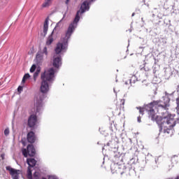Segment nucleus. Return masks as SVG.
Listing matches in <instances>:
<instances>
[{
	"label": "nucleus",
	"mask_w": 179,
	"mask_h": 179,
	"mask_svg": "<svg viewBox=\"0 0 179 179\" xmlns=\"http://www.w3.org/2000/svg\"><path fill=\"white\" fill-rule=\"evenodd\" d=\"M164 105L160 104L159 101H154L146 105L144 108H137L140 114L143 115V112L148 113L149 118L152 121H155L158 125H160V131L164 134H170V131L176 127V120L171 117L166 108L169 107L170 99L167 96L164 98Z\"/></svg>",
	"instance_id": "f257e3e1"
},
{
	"label": "nucleus",
	"mask_w": 179,
	"mask_h": 179,
	"mask_svg": "<svg viewBox=\"0 0 179 179\" xmlns=\"http://www.w3.org/2000/svg\"><path fill=\"white\" fill-rule=\"evenodd\" d=\"M76 28L69 25L67 31L65 35L62 36L60 41L57 43L55 49V54L53 56L52 66L50 69H47L44 72H51L53 76H55V73H58L61 66H62V56L68 50V41L71 38L73 33Z\"/></svg>",
	"instance_id": "f03ea898"
},
{
	"label": "nucleus",
	"mask_w": 179,
	"mask_h": 179,
	"mask_svg": "<svg viewBox=\"0 0 179 179\" xmlns=\"http://www.w3.org/2000/svg\"><path fill=\"white\" fill-rule=\"evenodd\" d=\"M41 79L40 92L42 94H39L35 97V106L36 107L37 111H41L43 110L44 100L47 97V94L50 92L51 85L55 80V76L50 71H44L41 74Z\"/></svg>",
	"instance_id": "7ed1b4c3"
},
{
	"label": "nucleus",
	"mask_w": 179,
	"mask_h": 179,
	"mask_svg": "<svg viewBox=\"0 0 179 179\" xmlns=\"http://www.w3.org/2000/svg\"><path fill=\"white\" fill-rule=\"evenodd\" d=\"M97 0H85L81 4L80 9L77 11L73 21L69 25L74 27V29H76V27H78V23H79V21L80 20V17H82V15H83L85 12H87L89 9H90V5H92V3H94Z\"/></svg>",
	"instance_id": "20e7f679"
},
{
	"label": "nucleus",
	"mask_w": 179,
	"mask_h": 179,
	"mask_svg": "<svg viewBox=\"0 0 179 179\" xmlns=\"http://www.w3.org/2000/svg\"><path fill=\"white\" fill-rule=\"evenodd\" d=\"M65 15L66 14H64L63 18L56 24V26L54 28L52 32L46 39L45 45L47 47H51V45L52 43H54L55 38H57V34H58V31L61 29V26H62V20H64V18H65Z\"/></svg>",
	"instance_id": "39448f33"
},
{
	"label": "nucleus",
	"mask_w": 179,
	"mask_h": 179,
	"mask_svg": "<svg viewBox=\"0 0 179 179\" xmlns=\"http://www.w3.org/2000/svg\"><path fill=\"white\" fill-rule=\"evenodd\" d=\"M43 106H42V110L37 111V107L35 106V115H31L28 118V127L30 128H36L37 127V124H38V120H37V115L39 114H41L43 113Z\"/></svg>",
	"instance_id": "423d86ee"
},
{
	"label": "nucleus",
	"mask_w": 179,
	"mask_h": 179,
	"mask_svg": "<svg viewBox=\"0 0 179 179\" xmlns=\"http://www.w3.org/2000/svg\"><path fill=\"white\" fill-rule=\"evenodd\" d=\"M22 152L24 157H27L28 155L33 157L36 155V149H34V146H33V145H28L27 149L23 148L22 150Z\"/></svg>",
	"instance_id": "0eeeda50"
},
{
	"label": "nucleus",
	"mask_w": 179,
	"mask_h": 179,
	"mask_svg": "<svg viewBox=\"0 0 179 179\" xmlns=\"http://www.w3.org/2000/svg\"><path fill=\"white\" fill-rule=\"evenodd\" d=\"M27 164L29 165L28 169H27V178L29 179H33V176L31 175V169L30 167L33 168L34 166H36V164L37 162L34 158H29L27 159Z\"/></svg>",
	"instance_id": "6e6552de"
},
{
	"label": "nucleus",
	"mask_w": 179,
	"mask_h": 179,
	"mask_svg": "<svg viewBox=\"0 0 179 179\" xmlns=\"http://www.w3.org/2000/svg\"><path fill=\"white\" fill-rule=\"evenodd\" d=\"M6 169L9 171L13 179L20 178V170L15 169L10 166H6Z\"/></svg>",
	"instance_id": "1a4fd4ad"
},
{
	"label": "nucleus",
	"mask_w": 179,
	"mask_h": 179,
	"mask_svg": "<svg viewBox=\"0 0 179 179\" xmlns=\"http://www.w3.org/2000/svg\"><path fill=\"white\" fill-rule=\"evenodd\" d=\"M124 167V165L113 163L110 165V170L113 174L114 173H120V174H122L124 171H122L121 170H122Z\"/></svg>",
	"instance_id": "9d476101"
},
{
	"label": "nucleus",
	"mask_w": 179,
	"mask_h": 179,
	"mask_svg": "<svg viewBox=\"0 0 179 179\" xmlns=\"http://www.w3.org/2000/svg\"><path fill=\"white\" fill-rule=\"evenodd\" d=\"M48 22H49V19L48 17H47L43 24V31L41 34L43 37H45V36H47V33L48 31Z\"/></svg>",
	"instance_id": "9b49d317"
},
{
	"label": "nucleus",
	"mask_w": 179,
	"mask_h": 179,
	"mask_svg": "<svg viewBox=\"0 0 179 179\" xmlns=\"http://www.w3.org/2000/svg\"><path fill=\"white\" fill-rule=\"evenodd\" d=\"M27 141L29 143H34L36 142V135L34 132L30 131L27 134Z\"/></svg>",
	"instance_id": "f8f14e48"
},
{
	"label": "nucleus",
	"mask_w": 179,
	"mask_h": 179,
	"mask_svg": "<svg viewBox=\"0 0 179 179\" xmlns=\"http://www.w3.org/2000/svg\"><path fill=\"white\" fill-rule=\"evenodd\" d=\"M47 57H48V56L44 55L43 52L40 51V52H38V53L36 55V60L38 61V62H41V61L43 60L44 58H47Z\"/></svg>",
	"instance_id": "ddd939ff"
},
{
	"label": "nucleus",
	"mask_w": 179,
	"mask_h": 179,
	"mask_svg": "<svg viewBox=\"0 0 179 179\" xmlns=\"http://www.w3.org/2000/svg\"><path fill=\"white\" fill-rule=\"evenodd\" d=\"M40 72H41V68L38 67L34 73V80L36 82L37 80V78H38V75L40 74Z\"/></svg>",
	"instance_id": "4468645a"
},
{
	"label": "nucleus",
	"mask_w": 179,
	"mask_h": 179,
	"mask_svg": "<svg viewBox=\"0 0 179 179\" xmlns=\"http://www.w3.org/2000/svg\"><path fill=\"white\" fill-rule=\"evenodd\" d=\"M52 3V0H45L42 4V8H48Z\"/></svg>",
	"instance_id": "2eb2a0df"
},
{
	"label": "nucleus",
	"mask_w": 179,
	"mask_h": 179,
	"mask_svg": "<svg viewBox=\"0 0 179 179\" xmlns=\"http://www.w3.org/2000/svg\"><path fill=\"white\" fill-rule=\"evenodd\" d=\"M41 178V173H40V171H36L34 173V178L40 179Z\"/></svg>",
	"instance_id": "dca6fc26"
},
{
	"label": "nucleus",
	"mask_w": 179,
	"mask_h": 179,
	"mask_svg": "<svg viewBox=\"0 0 179 179\" xmlns=\"http://www.w3.org/2000/svg\"><path fill=\"white\" fill-rule=\"evenodd\" d=\"M48 48H50V47L45 45V46H44L43 50H41V52H43L44 55L48 56Z\"/></svg>",
	"instance_id": "f3484780"
},
{
	"label": "nucleus",
	"mask_w": 179,
	"mask_h": 179,
	"mask_svg": "<svg viewBox=\"0 0 179 179\" xmlns=\"http://www.w3.org/2000/svg\"><path fill=\"white\" fill-rule=\"evenodd\" d=\"M29 78H30V74L29 73L24 74L22 80V83H25L26 80H27V79H29Z\"/></svg>",
	"instance_id": "a211bd4d"
},
{
	"label": "nucleus",
	"mask_w": 179,
	"mask_h": 179,
	"mask_svg": "<svg viewBox=\"0 0 179 179\" xmlns=\"http://www.w3.org/2000/svg\"><path fill=\"white\" fill-rule=\"evenodd\" d=\"M36 68H37L36 64H33L32 66L30 69L31 73H33V72H34V71H36Z\"/></svg>",
	"instance_id": "6ab92c4d"
},
{
	"label": "nucleus",
	"mask_w": 179,
	"mask_h": 179,
	"mask_svg": "<svg viewBox=\"0 0 179 179\" xmlns=\"http://www.w3.org/2000/svg\"><path fill=\"white\" fill-rule=\"evenodd\" d=\"M4 135L6 136H8V135H9V129L7 128L4 130Z\"/></svg>",
	"instance_id": "aec40b11"
},
{
	"label": "nucleus",
	"mask_w": 179,
	"mask_h": 179,
	"mask_svg": "<svg viewBox=\"0 0 179 179\" xmlns=\"http://www.w3.org/2000/svg\"><path fill=\"white\" fill-rule=\"evenodd\" d=\"M17 92L19 93H22V92H23V87L19 86L18 88H17Z\"/></svg>",
	"instance_id": "412c9836"
},
{
	"label": "nucleus",
	"mask_w": 179,
	"mask_h": 179,
	"mask_svg": "<svg viewBox=\"0 0 179 179\" xmlns=\"http://www.w3.org/2000/svg\"><path fill=\"white\" fill-rule=\"evenodd\" d=\"M121 103H122V106H124V104H125V99H122Z\"/></svg>",
	"instance_id": "4be33fe9"
},
{
	"label": "nucleus",
	"mask_w": 179,
	"mask_h": 179,
	"mask_svg": "<svg viewBox=\"0 0 179 179\" xmlns=\"http://www.w3.org/2000/svg\"><path fill=\"white\" fill-rule=\"evenodd\" d=\"M1 157L3 160V159H5V154H1Z\"/></svg>",
	"instance_id": "5701e85b"
},
{
	"label": "nucleus",
	"mask_w": 179,
	"mask_h": 179,
	"mask_svg": "<svg viewBox=\"0 0 179 179\" xmlns=\"http://www.w3.org/2000/svg\"><path fill=\"white\" fill-rule=\"evenodd\" d=\"M137 121H138V122H141V117H138Z\"/></svg>",
	"instance_id": "b1692460"
},
{
	"label": "nucleus",
	"mask_w": 179,
	"mask_h": 179,
	"mask_svg": "<svg viewBox=\"0 0 179 179\" xmlns=\"http://www.w3.org/2000/svg\"><path fill=\"white\" fill-rule=\"evenodd\" d=\"M144 71H149V69H148L146 66H144Z\"/></svg>",
	"instance_id": "393cba45"
},
{
	"label": "nucleus",
	"mask_w": 179,
	"mask_h": 179,
	"mask_svg": "<svg viewBox=\"0 0 179 179\" xmlns=\"http://www.w3.org/2000/svg\"><path fill=\"white\" fill-rule=\"evenodd\" d=\"M69 1L70 0H66V5H68V3H69Z\"/></svg>",
	"instance_id": "a878e982"
},
{
	"label": "nucleus",
	"mask_w": 179,
	"mask_h": 179,
	"mask_svg": "<svg viewBox=\"0 0 179 179\" xmlns=\"http://www.w3.org/2000/svg\"><path fill=\"white\" fill-rule=\"evenodd\" d=\"M135 78H136L135 76H132V79H133L134 81H135Z\"/></svg>",
	"instance_id": "bb28decb"
},
{
	"label": "nucleus",
	"mask_w": 179,
	"mask_h": 179,
	"mask_svg": "<svg viewBox=\"0 0 179 179\" xmlns=\"http://www.w3.org/2000/svg\"><path fill=\"white\" fill-rule=\"evenodd\" d=\"M114 93H115V94H117V92H115V89L113 90Z\"/></svg>",
	"instance_id": "cd10ccee"
},
{
	"label": "nucleus",
	"mask_w": 179,
	"mask_h": 179,
	"mask_svg": "<svg viewBox=\"0 0 179 179\" xmlns=\"http://www.w3.org/2000/svg\"><path fill=\"white\" fill-rule=\"evenodd\" d=\"M107 146H110V143H107Z\"/></svg>",
	"instance_id": "c85d7f7f"
},
{
	"label": "nucleus",
	"mask_w": 179,
	"mask_h": 179,
	"mask_svg": "<svg viewBox=\"0 0 179 179\" xmlns=\"http://www.w3.org/2000/svg\"><path fill=\"white\" fill-rule=\"evenodd\" d=\"M130 83H132V79H130Z\"/></svg>",
	"instance_id": "c756f323"
},
{
	"label": "nucleus",
	"mask_w": 179,
	"mask_h": 179,
	"mask_svg": "<svg viewBox=\"0 0 179 179\" xmlns=\"http://www.w3.org/2000/svg\"><path fill=\"white\" fill-rule=\"evenodd\" d=\"M135 15V13H133L131 16H134Z\"/></svg>",
	"instance_id": "7c9ffc66"
},
{
	"label": "nucleus",
	"mask_w": 179,
	"mask_h": 179,
	"mask_svg": "<svg viewBox=\"0 0 179 179\" xmlns=\"http://www.w3.org/2000/svg\"><path fill=\"white\" fill-rule=\"evenodd\" d=\"M22 144L24 145V142L22 141Z\"/></svg>",
	"instance_id": "2f4dec72"
},
{
	"label": "nucleus",
	"mask_w": 179,
	"mask_h": 179,
	"mask_svg": "<svg viewBox=\"0 0 179 179\" xmlns=\"http://www.w3.org/2000/svg\"><path fill=\"white\" fill-rule=\"evenodd\" d=\"M125 84H126V85H128V83L126 82Z\"/></svg>",
	"instance_id": "473e14b6"
},
{
	"label": "nucleus",
	"mask_w": 179,
	"mask_h": 179,
	"mask_svg": "<svg viewBox=\"0 0 179 179\" xmlns=\"http://www.w3.org/2000/svg\"><path fill=\"white\" fill-rule=\"evenodd\" d=\"M165 1H169V0H165Z\"/></svg>",
	"instance_id": "72a5a7b5"
}]
</instances>
